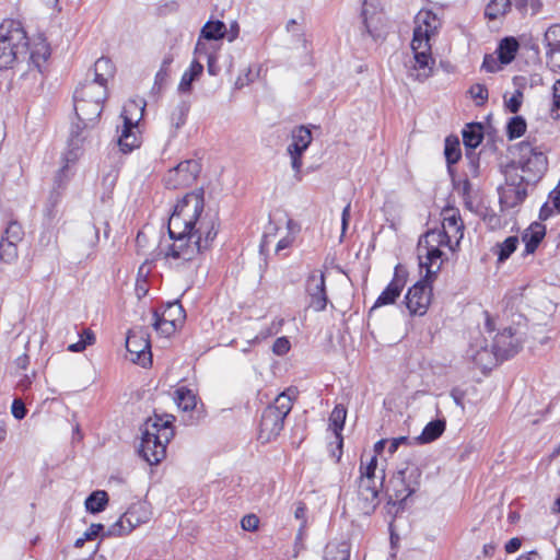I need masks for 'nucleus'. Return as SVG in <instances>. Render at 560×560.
<instances>
[{
	"label": "nucleus",
	"instance_id": "nucleus-1",
	"mask_svg": "<svg viewBox=\"0 0 560 560\" xmlns=\"http://www.w3.org/2000/svg\"><path fill=\"white\" fill-rule=\"evenodd\" d=\"M203 189L188 192L177 202L168 219V235L174 241L167 257L192 261L209 249L217 237L219 224L214 215H202Z\"/></svg>",
	"mask_w": 560,
	"mask_h": 560
},
{
	"label": "nucleus",
	"instance_id": "nucleus-2",
	"mask_svg": "<svg viewBox=\"0 0 560 560\" xmlns=\"http://www.w3.org/2000/svg\"><path fill=\"white\" fill-rule=\"evenodd\" d=\"M74 102V110L78 118V124H75L70 132L69 138V152L67 153L65 160L66 164L58 170L55 178L54 186L50 191V196L48 199V207L45 210V215L48 218L54 217L51 208L57 205L59 198L61 196V190L65 188L68 179H69V162H74L78 158L77 151L80 149V144L83 141L81 137L82 130L86 128H93L100 121L103 105L104 103H97L92 101H86L85 98L73 100Z\"/></svg>",
	"mask_w": 560,
	"mask_h": 560
},
{
	"label": "nucleus",
	"instance_id": "nucleus-3",
	"mask_svg": "<svg viewBox=\"0 0 560 560\" xmlns=\"http://www.w3.org/2000/svg\"><path fill=\"white\" fill-rule=\"evenodd\" d=\"M174 416L155 415L149 418L141 429L140 456L150 465H158L166 456V445L174 436Z\"/></svg>",
	"mask_w": 560,
	"mask_h": 560
},
{
	"label": "nucleus",
	"instance_id": "nucleus-4",
	"mask_svg": "<svg viewBox=\"0 0 560 560\" xmlns=\"http://www.w3.org/2000/svg\"><path fill=\"white\" fill-rule=\"evenodd\" d=\"M35 51L30 50V39L23 24L4 20L0 25V70L9 69L15 61L34 62Z\"/></svg>",
	"mask_w": 560,
	"mask_h": 560
},
{
	"label": "nucleus",
	"instance_id": "nucleus-5",
	"mask_svg": "<svg viewBox=\"0 0 560 560\" xmlns=\"http://www.w3.org/2000/svg\"><path fill=\"white\" fill-rule=\"evenodd\" d=\"M517 150L518 159L510 162L505 167L516 168L525 185L535 186L547 172L548 159L529 142L520 143Z\"/></svg>",
	"mask_w": 560,
	"mask_h": 560
},
{
	"label": "nucleus",
	"instance_id": "nucleus-6",
	"mask_svg": "<svg viewBox=\"0 0 560 560\" xmlns=\"http://www.w3.org/2000/svg\"><path fill=\"white\" fill-rule=\"evenodd\" d=\"M292 406V397L283 392L277 396L272 405L264 409L258 432V439L262 443H268L280 434Z\"/></svg>",
	"mask_w": 560,
	"mask_h": 560
},
{
	"label": "nucleus",
	"instance_id": "nucleus-7",
	"mask_svg": "<svg viewBox=\"0 0 560 560\" xmlns=\"http://www.w3.org/2000/svg\"><path fill=\"white\" fill-rule=\"evenodd\" d=\"M144 104L140 106L137 102L130 101L121 113L124 120L120 135L118 137V145L121 152L129 153L133 149L140 147V138L133 131L137 128L139 120L143 116Z\"/></svg>",
	"mask_w": 560,
	"mask_h": 560
},
{
	"label": "nucleus",
	"instance_id": "nucleus-8",
	"mask_svg": "<svg viewBox=\"0 0 560 560\" xmlns=\"http://www.w3.org/2000/svg\"><path fill=\"white\" fill-rule=\"evenodd\" d=\"M503 173L505 183L498 189L500 205L502 209H512L526 199L529 185H525L514 167H505Z\"/></svg>",
	"mask_w": 560,
	"mask_h": 560
},
{
	"label": "nucleus",
	"instance_id": "nucleus-9",
	"mask_svg": "<svg viewBox=\"0 0 560 560\" xmlns=\"http://www.w3.org/2000/svg\"><path fill=\"white\" fill-rule=\"evenodd\" d=\"M385 480L384 469L380 477L360 476L358 482V509L363 515H371L380 504L378 493Z\"/></svg>",
	"mask_w": 560,
	"mask_h": 560
},
{
	"label": "nucleus",
	"instance_id": "nucleus-10",
	"mask_svg": "<svg viewBox=\"0 0 560 560\" xmlns=\"http://www.w3.org/2000/svg\"><path fill=\"white\" fill-rule=\"evenodd\" d=\"M150 518L148 506L143 502H137L122 514V516L110 525L104 536H124L131 533L137 526L147 523Z\"/></svg>",
	"mask_w": 560,
	"mask_h": 560
},
{
	"label": "nucleus",
	"instance_id": "nucleus-11",
	"mask_svg": "<svg viewBox=\"0 0 560 560\" xmlns=\"http://www.w3.org/2000/svg\"><path fill=\"white\" fill-rule=\"evenodd\" d=\"M421 469L416 465H408L405 469L398 470L390 480L394 485L395 500L405 502L411 494L418 491L421 483Z\"/></svg>",
	"mask_w": 560,
	"mask_h": 560
},
{
	"label": "nucleus",
	"instance_id": "nucleus-12",
	"mask_svg": "<svg viewBox=\"0 0 560 560\" xmlns=\"http://www.w3.org/2000/svg\"><path fill=\"white\" fill-rule=\"evenodd\" d=\"M432 280L424 277L408 289L405 303L411 315L422 316L427 313L432 299Z\"/></svg>",
	"mask_w": 560,
	"mask_h": 560
},
{
	"label": "nucleus",
	"instance_id": "nucleus-13",
	"mask_svg": "<svg viewBox=\"0 0 560 560\" xmlns=\"http://www.w3.org/2000/svg\"><path fill=\"white\" fill-rule=\"evenodd\" d=\"M201 171V165L196 160H186L170 170L164 177L168 189H178L194 184Z\"/></svg>",
	"mask_w": 560,
	"mask_h": 560
},
{
	"label": "nucleus",
	"instance_id": "nucleus-14",
	"mask_svg": "<svg viewBox=\"0 0 560 560\" xmlns=\"http://www.w3.org/2000/svg\"><path fill=\"white\" fill-rule=\"evenodd\" d=\"M126 348L133 363L142 368L152 363L151 345L147 334L130 330L126 339Z\"/></svg>",
	"mask_w": 560,
	"mask_h": 560
},
{
	"label": "nucleus",
	"instance_id": "nucleus-15",
	"mask_svg": "<svg viewBox=\"0 0 560 560\" xmlns=\"http://www.w3.org/2000/svg\"><path fill=\"white\" fill-rule=\"evenodd\" d=\"M306 293L310 298L308 306L316 312L326 308L328 296L326 293L325 273L319 270H313L306 279Z\"/></svg>",
	"mask_w": 560,
	"mask_h": 560
},
{
	"label": "nucleus",
	"instance_id": "nucleus-16",
	"mask_svg": "<svg viewBox=\"0 0 560 560\" xmlns=\"http://www.w3.org/2000/svg\"><path fill=\"white\" fill-rule=\"evenodd\" d=\"M492 348L497 361H504L518 353L522 341L513 329L508 327L494 337Z\"/></svg>",
	"mask_w": 560,
	"mask_h": 560
},
{
	"label": "nucleus",
	"instance_id": "nucleus-17",
	"mask_svg": "<svg viewBox=\"0 0 560 560\" xmlns=\"http://www.w3.org/2000/svg\"><path fill=\"white\" fill-rule=\"evenodd\" d=\"M407 281V273L396 266L394 278L384 291L377 298L374 307H380L395 303L396 299L400 295Z\"/></svg>",
	"mask_w": 560,
	"mask_h": 560
},
{
	"label": "nucleus",
	"instance_id": "nucleus-18",
	"mask_svg": "<svg viewBox=\"0 0 560 560\" xmlns=\"http://www.w3.org/2000/svg\"><path fill=\"white\" fill-rule=\"evenodd\" d=\"M107 86L95 81H86L75 89L73 100L85 98L88 102L104 103L107 100Z\"/></svg>",
	"mask_w": 560,
	"mask_h": 560
},
{
	"label": "nucleus",
	"instance_id": "nucleus-19",
	"mask_svg": "<svg viewBox=\"0 0 560 560\" xmlns=\"http://www.w3.org/2000/svg\"><path fill=\"white\" fill-rule=\"evenodd\" d=\"M375 2L376 0H363L361 11L364 32L374 40L381 37V32L376 25L380 18L377 16V5Z\"/></svg>",
	"mask_w": 560,
	"mask_h": 560
},
{
	"label": "nucleus",
	"instance_id": "nucleus-20",
	"mask_svg": "<svg viewBox=\"0 0 560 560\" xmlns=\"http://www.w3.org/2000/svg\"><path fill=\"white\" fill-rule=\"evenodd\" d=\"M434 65V59L431 56V52H419L413 55L412 66L408 69V75L417 81H424L432 73V67Z\"/></svg>",
	"mask_w": 560,
	"mask_h": 560
},
{
	"label": "nucleus",
	"instance_id": "nucleus-21",
	"mask_svg": "<svg viewBox=\"0 0 560 560\" xmlns=\"http://www.w3.org/2000/svg\"><path fill=\"white\" fill-rule=\"evenodd\" d=\"M346 417H347V409L342 406V405H337L330 417H329V427L330 429L334 431L335 433V436L338 441V444H337V451H338V454H336V452L334 451L332 452V455L337 457V459H339L341 457V454H342V435H341V431L343 429V425H345V421H346Z\"/></svg>",
	"mask_w": 560,
	"mask_h": 560
},
{
	"label": "nucleus",
	"instance_id": "nucleus-22",
	"mask_svg": "<svg viewBox=\"0 0 560 560\" xmlns=\"http://www.w3.org/2000/svg\"><path fill=\"white\" fill-rule=\"evenodd\" d=\"M546 235V226L539 222H534L523 234L525 243V253L533 254Z\"/></svg>",
	"mask_w": 560,
	"mask_h": 560
},
{
	"label": "nucleus",
	"instance_id": "nucleus-23",
	"mask_svg": "<svg viewBox=\"0 0 560 560\" xmlns=\"http://www.w3.org/2000/svg\"><path fill=\"white\" fill-rule=\"evenodd\" d=\"M462 133L466 151H475L483 139V127L480 122H470L466 125Z\"/></svg>",
	"mask_w": 560,
	"mask_h": 560
},
{
	"label": "nucleus",
	"instance_id": "nucleus-24",
	"mask_svg": "<svg viewBox=\"0 0 560 560\" xmlns=\"http://www.w3.org/2000/svg\"><path fill=\"white\" fill-rule=\"evenodd\" d=\"M520 44L515 37H504L497 48L498 59L501 65H509L518 51Z\"/></svg>",
	"mask_w": 560,
	"mask_h": 560
},
{
	"label": "nucleus",
	"instance_id": "nucleus-25",
	"mask_svg": "<svg viewBox=\"0 0 560 560\" xmlns=\"http://www.w3.org/2000/svg\"><path fill=\"white\" fill-rule=\"evenodd\" d=\"M451 242V236L447 231L443 230H431L427 232L420 240L418 244L419 250L422 247H435L440 248L441 246H446Z\"/></svg>",
	"mask_w": 560,
	"mask_h": 560
},
{
	"label": "nucleus",
	"instance_id": "nucleus-26",
	"mask_svg": "<svg viewBox=\"0 0 560 560\" xmlns=\"http://www.w3.org/2000/svg\"><path fill=\"white\" fill-rule=\"evenodd\" d=\"M115 67L112 60L107 57L98 58L93 68V79L97 83H103L107 86V82L114 77Z\"/></svg>",
	"mask_w": 560,
	"mask_h": 560
},
{
	"label": "nucleus",
	"instance_id": "nucleus-27",
	"mask_svg": "<svg viewBox=\"0 0 560 560\" xmlns=\"http://www.w3.org/2000/svg\"><path fill=\"white\" fill-rule=\"evenodd\" d=\"M203 66L197 61L194 60L190 63V67L188 70H186L180 79V82L178 84V92L179 93H190L192 90V83L199 79V77L202 74Z\"/></svg>",
	"mask_w": 560,
	"mask_h": 560
},
{
	"label": "nucleus",
	"instance_id": "nucleus-28",
	"mask_svg": "<svg viewBox=\"0 0 560 560\" xmlns=\"http://www.w3.org/2000/svg\"><path fill=\"white\" fill-rule=\"evenodd\" d=\"M423 248L425 249V261L420 259L419 266H420V268L425 269L424 277L433 279L436 276V273L440 271L441 262L436 266V268H434V265H435L436 260H439L442 257L443 252L440 248H435V247H423ZM419 258H421V256H419Z\"/></svg>",
	"mask_w": 560,
	"mask_h": 560
},
{
	"label": "nucleus",
	"instance_id": "nucleus-29",
	"mask_svg": "<svg viewBox=\"0 0 560 560\" xmlns=\"http://www.w3.org/2000/svg\"><path fill=\"white\" fill-rule=\"evenodd\" d=\"M226 25L220 21H208L200 31V37L207 40H219L225 37Z\"/></svg>",
	"mask_w": 560,
	"mask_h": 560
},
{
	"label": "nucleus",
	"instance_id": "nucleus-30",
	"mask_svg": "<svg viewBox=\"0 0 560 560\" xmlns=\"http://www.w3.org/2000/svg\"><path fill=\"white\" fill-rule=\"evenodd\" d=\"M159 310L160 315L168 322H173L177 326L183 324L185 318V311L178 301L167 302Z\"/></svg>",
	"mask_w": 560,
	"mask_h": 560
},
{
	"label": "nucleus",
	"instance_id": "nucleus-31",
	"mask_svg": "<svg viewBox=\"0 0 560 560\" xmlns=\"http://www.w3.org/2000/svg\"><path fill=\"white\" fill-rule=\"evenodd\" d=\"M445 420L430 421L423 429L422 433L418 436L420 443H430L440 438L445 431Z\"/></svg>",
	"mask_w": 560,
	"mask_h": 560
},
{
	"label": "nucleus",
	"instance_id": "nucleus-32",
	"mask_svg": "<svg viewBox=\"0 0 560 560\" xmlns=\"http://www.w3.org/2000/svg\"><path fill=\"white\" fill-rule=\"evenodd\" d=\"M108 503V494L104 490H96L93 491L86 499H85V509L88 512L92 514L100 513L106 509V505Z\"/></svg>",
	"mask_w": 560,
	"mask_h": 560
},
{
	"label": "nucleus",
	"instance_id": "nucleus-33",
	"mask_svg": "<svg viewBox=\"0 0 560 560\" xmlns=\"http://www.w3.org/2000/svg\"><path fill=\"white\" fill-rule=\"evenodd\" d=\"M431 35L428 34V31H423L422 25H418L413 31V37L411 40V48L413 55L419 52H431L430 46Z\"/></svg>",
	"mask_w": 560,
	"mask_h": 560
},
{
	"label": "nucleus",
	"instance_id": "nucleus-34",
	"mask_svg": "<svg viewBox=\"0 0 560 560\" xmlns=\"http://www.w3.org/2000/svg\"><path fill=\"white\" fill-rule=\"evenodd\" d=\"M511 0H491L485 9V18L488 20H497L504 16L511 10Z\"/></svg>",
	"mask_w": 560,
	"mask_h": 560
},
{
	"label": "nucleus",
	"instance_id": "nucleus-35",
	"mask_svg": "<svg viewBox=\"0 0 560 560\" xmlns=\"http://www.w3.org/2000/svg\"><path fill=\"white\" fill-rule=\"evenodd\" d=\"M547 45V56L552 58L556 54H560V24L551 25L544 36Z\"/></svg>",
	"mask_w": 560,
	"mask_h": 560
},
{
	"label": "nucleus",
	"instance_id": "nucleus-36",
	"mask_svg": "<svg viewBox=\"0 0 560 560\" xmlns=\"http://www.w3.org/2000/svg\"><path fill=\"white\" fill-rule=\"evenodd\" d=\"M470 357L475 364L483 370H490L500 362L494 358L493 348L489 350L487 347H481L475 353H471Z\"/></svg>",
	"mask_w": 560,
	"mask_h": 560
},
{
	"label": "nucleus",
	"instance_id": "nucleus-37",
	"mask_svg": "<svg viewBox=\"0 0 560 560\" xmlns=\"http://www.w3.org/2000/svg\"><path fill=\"white\" fill-rule=\"evenodd\" d=\"M518 237L517 236H509L502 243H498L493 247L494 254L498 255V261H505L517 248Z\"/></svg>",
	"mask_w": 560,
	"mask_h": 560
},
{
	"label": "nucleus",
	"instance_id": "nucleus-38",
	"mask_svg": "<svg viewBox=\"0 0 560 560\" xmlns=\"http://www.w3.org/2000/svg\"><path fill=\"white\" fill-rule=\"evenodd\" d=\"M51 55V47L50 44L47 42L46 37H44L42 34H37V59L42 58L45 66H42L37 61V71L42 74H45L48 72V60Z\"/></svg>",
	"mask_w": 560,
	"mask_h": 560
},
{
	"label": "nucleus",
	"instance_id": "nucleus-39",
	"mask_svg": "<svg viewBox=\"0 0 560 560\" xmlns=\"http://www.w3.org/2000/svg\"><path fill=\"white\" fill-rule=\"evenodd\" d=\"M176 402L183 411H191L196 409L197 397L190 389L180 387L176 390Z\"/></svg>",
	"mask_w": 560,
	"mask_h": 560
},
{
	"label": "nucleus",
	"instance_id": "nucleus-40",
	"mask_svg": "<svg viewBox=\"0 0 560 560\" xmlns=\"http://www.w3.org/2000/svg\"><path fill=\"white\" fill-rule=\"evenodd\" d=\"M444 155L448 167L459 161L462 152L458 138L450 136L445 139Z\"/></svg>",
	"mask_w": 560,
	"mask_h": 560
},
{
	"label": "nucleus",
	"instance_id": "nucleus-41",
	"mask_svg": "<svg viewBox=\"0 0 560 560\" xmlns=\"http://www.w3.org/2000/svg\"><path fill=\"white\" fill-rule=\"evenodd\" d=\"M325 560H349L350 548L347 542L328 544L325 548Z\"/></svg>",
	"mask_w": 560,
	"mask_h": 560
},
{
	"label": "nucleus",
	"instance_id": "nucleus-42",
	"mask_svg": "<svg viewBox=\"0 0 560 560\" xmlns=\"http://www.w3.org/2000/svg\"><path fill=\"white\" fill-rule=\"evenodd\" d=\"M306 150H307L306 148H303V147L292 143V142L288 145V149H287V152L291 158V166L295 171V176L299 180L301 179L299 174H300L302 165H303L302 156Z\"/></svg>",
	"mask_w": 560,
	"mask_h": 560
},
{
	"label": "nucleus",
	"instance_id": "nucleus-43",
	"mask_svg": "<svg viewBox=\"0 0 560 560\" xmlns=\"http://www.w3.org/2000/svg\"><path fill=\"white\" fill-rule=\"evenodd\" d=\"M526 131V120L522 116L510 118L506 125V135L510 140L522 137Z\"/></svg>",
	"mask_w": 560,
	"mask_h": 560
},
{
	"label": "nucleus",
	"instance_id": "nucleus-44",
	"mask_svg": "<svg viewBox=\"0 0 560 560\" xmlns=\"http://www.w3.org/2000/svg\"><path fill=\"white\" fill-rule=\"evenodd\" d=\"M189 104L182 102L171 115V126L176 133L186 122Z\"/></svg>",
	"mask_w": 560,
	"mask_h": 560
},
{
	"label": "nucleus",
	"instance_id": "nucleus-45",
	"mask_svg": "<svg viewBox=\"0 0 560 560\" xmlns=\"http://www.w3.org/2000/svg\"><path fill=\"white\" fill-rule=\"evenodd\" d=\"M174 61V55L168 52L164 56L160 70L155 74L154 85L162 89L168 79L170 66Z\"/></svg>",
	"mask_w": 560,
	"mask_h": 560
},
{
	"label": "nucleus",
	"instance_id": "nucleus-46",
	"mask_svg": "<svg viewBox=\"0 0 560 560\" xmlns=\"http://www.w3.org/2000/svg\"><path fill=\"white\" fill-rule=\"evenodd\" d=\"M153 318H154V323H153L154 328L162 335L168 337L175 332L177 325L174 324L173 322H168L167 319L163 318L160 315V310H154Z\"/></svg>",
	"mask_w": 560,
	"mask_h": 560
},
{
	"label": "nucleus",
	"instance_id": "nucleus-47",
	"mask_svg": "<svg viewBox=\"0 0 560 560\" xmlns=\"http://www.w3.org/2000/svg\"><path fill=\"white\" fill-rule=\"evenodd\" d=\"M95 342V335L90 328H85L80 334V340L78 342L71 343L68 346V350L70 352H81L88 346L93 345Z\"/></svg>",
	"mask_w": 560,
	"mask_h": 560
},
{
	"label": "nucleus",
	"instance_id": "nucleus-48",
	"mask_svg": "<svg viewBox=\"0 0 560 560\" xmlns=\"http://www.w3.org/2000/svg\"><path fill=\"white\" fill-rule=\"evenodd\" d=\"M313 137L311 130L305 126H300L292 131V143L299 144L303 148H308L312 143Z\"/></svg>",
	"mask_w": 560,
	"mask_h": 560
},
{
	"label": "nucleus",
	"instance_id": "nucleus-49",
	"mask_svg": "<svg viewBox=\"0 0 560 560\" xmlns=\"http://www.w3.org/2000/svg\"><path fill=\"white\" fill-rule=\"evenodd\" d=\"M16 243L1 238L0 241V259L10 262L16 257Z\"/></svg>",
	"mask_w": 560,
	"mask_h": 560
},
{
	"label": "nucleus",
	"instance_id": "nucleus-50",
	"mask_svg": "<svg viewBox=\"0 0 560 560\" xmlns=\"http://www.w3.org/2000/svg\"><path fill=\"white\" fill-rule=\"evenodd\" d=\"M419 19L422 20L424 27L423 31H428L429 35H434L440 26V21L436 15L431 11L421 12Z\"/></svg>",
	"mask_w": 560,
	"mask_h": 560
},
{
	"label": "nucleus",
	"instance_id": "nucleus-51",
	"mask_svg": "<svg viewBox=\"0 0 560 560\" xmlns=\"http://www.w3.org/2000/svg\"><path fill=\"white\" fill-rule=\"evenodd\" d=\"M469 94L476 101L477 106H482L488 101L489 93L485 84L476 83L470 86Z\"/></svg>",
	"mask_w": 560,
	"mask_h": 560
},
{
	"label": "nucleus",
	"instance_id": "nucleus-52",
	"mask_svg": "<svg viewBox=\"0 0 560 560\" xmlns=\"http://www.w3.org/2000/svg\"><path fill=\"white\" fill-rule=\"evenodd\" d=\"M467 173L466 176L476 178L480 174L479 155L475 151H466Z\"/></svg>",
	"mask_w": 560,
	"mask_h": 560
},
{
	"label": "nucleus",
	"instance_id": "nucleus-53",
	"mask_svg": "<svg viewBox=\"0 0 560 560\" xmlns=\"http://www.w3.org/2000/svg\"><path fill=\"white\" fill-rule=\"evenodd\" d=\"M523 97H524V94L521 90H516L514 92V94L511 96V97H506V95H504V106L505 108L512 113V114H516L521 106H522V103H523Z\"/></svg>",
	"mask_w": 560,
	"mask_h": 560
},
{
	"label": "nucleus",
	"instance_id": "nucleus-54",
	"mask_svg": "<svg viewBox=\"0 0 560 560\" xmlns=\"http://www.w3.org/2000/svg\"><path fill=\"white\" fill-rule=\"evenodd\" d=\"M22 226L18 222H10L2 238L16 243L22 240Z\"/></svg>",
	"mask_w": 560,
	"mask_h": 560
},
{
	"label": "nucleus",
	"instance_id": "nucleus-55",
	"mask_svg": "<svg viewBox=\"0 0 560 560\" xmlns=\"http://www.w3.org/2000/svg\"><path fill=\"white\" fill-rule=\"evenodd\" d=\"M560 109V79L553 83L552 86V107L550 110V116L552 119L557 120L560 118V114L558 110Z\"/></svg>",
	"mask_w": 560,
	"mask_h": 560
},
{
	"label": "nucleus",
	"instance_id": "nucleus-56",
	"mask_svg": "<svg viewBox=\"0 0 560 560\" xmlns=\"http://www.w3.org/2000/svg\"><path fill=\"white\" fill-rule=\"evenodd\" d=\"M442 226H443L442 230L447 231L448 234L451 232H454L455 234L456 233L462 234L463 224L460 222V218H458L456 215L444 218Z\"/></svg>",
	"mask_w": 560,
	"mask_h": 560
},
{
	"label": "nucleus",
	"instance_id": "nucleus-57",
	"mask_svg": "<svg viewBox=\"0 0 560 560\" xmlns=\"http://www.w3.org/2000/svg\"><path fill=\"white\" fill-rule=\"evenodd\" d=\"M376 470H377V457L376 456H372L370 462L366 463L365 465L361 460L360 476L380 477V475L376 474Z\"/></svg>",
	"mask_w": 560,
	"mask_h": 560
},
{
	"label": "nucleus",
	"instance_id": "nucleus-58",
	"mask_svg": "<svg viewBox=\"0 0 560 560\" xmlns=\"http://www.w3.org/2000/svg\"><path fill=\"white\" fill-rule=\"evenodd\" d=\"M11 412L15 419L22 420L27 413L25 402L21 398H15L11 406Z\"/></svg>",
	"mask_w": 560,
	"mask_h": 560
},
{
	"label": "nucleus",
	"instance_id": "nucleus-59",
	"mask_svg": "<svg viewBox=\"0 0 560 560\" xmlns=\"http://www.w3.org/2000/svg\"><path fill=\"white\" fill-rule=\"evenodd\" d=\"M241 526L244 530L255 532L259 526V518L255 514L245 515L241 520Z\"/></svg>",
	"mask_w": 560,
	"mask_h": 560
},
{
	"label": "nucleus",
	"instance_id": "nucleus-60",
	"mask_svg": "<svg viewBox=\"0 0 560 560\" xmlns=\"http://www.w3.org/2000/svg\"><path fill=\"white\" fill-rule=\"evenodd\" d=\"M290 341L285 337H279L276 339L272 346V351L277 355H284L290 350Z\"/></svg>",
	"mask_w": 560,
	"mask_h": 560
},
{
	"label": "nucleus",
	"instance_id": "nucleus-61",
	"mask_svg": "<svg viewBox=\"0 0 560 560\" xmlns=\"http://www.w3.org/2000/svg\"><path fill=\"white\" fill-rule=\"evenodd\" d=\"M500 61L498 57L495 58L493 55H486L482 61V69L487 72H497L501 69Z\"/></svg>",
	"mask_w": 560,
	"mask_h": 560
},
{
	"label": "nucleus",
	"instance_id": "nucleus-62",
	"mask_svg": "<svg viewBox=\"0 0 560 560\" xmlns=\"http://www.w3.org/2000/svg\"><path fill=\"white\" fill-rule=\"evenodd\" d=\"M104 530V526L102 524H92L89 529L84 533V539L92 540L100 536V534Z\"/></svg>",
	"mask_w": 560,
	"mask_h": 560
},
{
	"label": "nucleus",
	"instance_id": "nucleus-63",
	"mask_svg": "<svg viewBox=\"0 0 560 560\" xmlns=\"http://www.w3.org/2000/svg\"><path fill=\"white\" fill-rule=\"evenodd\" d=\"M43 4L49 16H55L60 12L59 0H43Z\"/></svg>",
	"mask_w": 560,
	"mask_h": 560
},
{
	"label": "nucleus",
	"instance_id": "nucleus-64",
	"mask_svg": "<svg viewBox=\"0 0 560 560\" xmlns=\"http://www.w3.org/2000/svg\"><path fill=\"white\" fill-rule=\"evenodd\" d=\"M555 210L553 205L550 206L549 202H545L539 210V219L541 221L548 220L553 215Z\"/></svg>",
	"mask_w": 560,
	"mask_h": 560
}]
</instances>
